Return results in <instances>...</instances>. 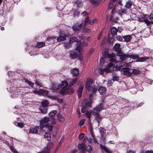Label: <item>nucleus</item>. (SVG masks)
<instances>
[{"instance_id": "obj_1", "label": "nucleus", "mask_w": 153, "mask_h": 153, "mask_svg": "<svg viewBox=\"0 0 153 153\" xmlns=\"http://www.w3.org/2000/svg\"><path fill=\"white\" fill-rule=\"evenodd\" d=\"M50 120L48 117H44L42 120H40V127L41 128V130H42L44 127L48 128L49 132L52 131L53 126L50 124L49 123Z\"/></svg>"}, {"instance_id": "obj_2", "label": "nucleus", "mask_w": 153, "mask_h": 153, "mask_svg": "<svg viewBox=\"0 0 153 153\" xmlns=\"http://www.w3.org/2000/svg\"><path fill=\"white\" fill-rule=\"evenodd\" d=\"M125 67L121 69V72L123 74L128 76H130L131 75V73L130 71L131 66L128 63L125 62L124 64Z\"/></svg>"}, {"instance_id": "obj_3", "label": "nucleus", "mask_w": 153, "mask_h": 153, "mask_svg": "<svg viewBox=\"0 0 153 153\" xmlns=\"http://www.w3.org/2000/svg\"><path fill=\"white\" fill-rule=\"evenodd\" d=\"M70 58L71 59H76L77 58L79 60L82 61L83 56L80 52L78 51L76 52L74 51H72L69 54Z\"/></svg>"}, {"instance_id": "obj_4", "label": "nucleus", "mask_w": 153, "mask_h": 153, "mask_svg": "<svg viewBox=\"0 0 153 153\" xmlns=\"http://www.w3.org/2000/svg\"><path fill=\"white\" fill-rule=\"evenodd\" d=\"M112 66H113V64L112 63H109L107 68H100L99 69L100 74L103 76L104 75V72L107 73L113 71L114 70L111 69V67Z\"/></svg>"}, {"instance_id": "obj_5", "label": "nucleus", "mask_w": 153, "mask_h": 153, "mask_svg": "<svg viewBox=\"0 0 153 153\" xmlns=\"http://www.w3.org/2000/svg\"><path fill=\"white\" fill-rule=\"evenodd\" d=\"M91 101H89L88 100V99H84L82 103V107L81 108V110L82 112V113L85 112V108L89 107H91Z\"/></svg>"}, {"instance_id": "obj_6", "label": "nucleus", "mask_w": 153, "mask_h": 153, "mask_svg": "<svg viewBox=\"0 0 153 153\" xmlns=\"http://www.w3.org/2000/svg\"><path fill=\"white\" fill-rule=\"evenodd\" d=\"M74 92V90L71 88H69L65 90L62 89L59 91V93L62 95H65L68 93L71 94Z\"/></svg>"}, {"instance_id": "obj_7", "label": "nucleus", "mask_w": 153, "mask_h": 153, "mask_svg": "<svg viewBox=\"0 0 153 153\" xmlns=\"http://www.w3.org/2000/svg\"><path fill=\"white\" fill-rule=\"evenodd\" d=\"M88 45V44L87 42H78L77 43V47L75 49L76 51L81 52L83 51L82 47L87 46Z\"/></svg>"}, {"instance_id": "obj_8", "label": "nucleus", "mask_w": 153, "mask_h": 153, "mask_svg": "<svg viewBox=\"0 0 153 153\" xmlns=\"http://www.w3.org/2000/svg\"><path fill=\"white\" fill-rule=\"evenodd\" d=\"M54 144L52 142H48L47 144L46 147L44 148L43 151V153H49L50 150L51 149L53 146Z\"/></svg>"}, {"instance_id": "obj_9", "label": "nucleus", "mask_w": 153, "mask_h": 153, "mask_svg": "<svg viewBox=\"0 0 153 153\" xmlns=\"http://www.w3.org/2000/svg\"><path fill=\"white\" fill-rule=\"evenodd\" d=\"M117 55L120 57V59L122 61H125L129 57V54L124 53L121 52L117 53Z\"/></svg>"}, {"instance_id": "obj_10", "label": "nucleus", "mask_w": 153, "mask_h": 153, "mask_svg": "<svg viewBox=\"0 0 153 153\" xmlns=\"http://www.w3.org/2000/svg\"><path fill=\"white\" fill-rule=\"evenodd\" d=\"M82 24L76 23L74 24L72 27L73 30L76 32L79 31L82 28Z\"/></svg>"}, {"instance_id": "obj_11", "label": "nucleus", "mask_w": 153, "mask_h": 153, "mask_svg": "<svg viewBox=\"0 0 153 153\" xmlns=\"http://www.w3.org/2000/svg\"><path fill=\"white\" fill-rule=\"evenodd\" d=\"M113 67L114 68H113L112 69L114 70H114L120 71L121 69V63L118 61L116 62L113 64V66L111 67V68Z\"/></svg>"}, {"instance_id": "obj_12", "label": "nucleus", "mask_w": 153, "mask_h": 153, "mask_svg": "<svg viewBox=\"0 0 153 153\" xmlns=\"http://www.w3.org/2000/svg\"><path fill=\"white\" fill-rule=\"evenodd\" d=\"M92 81L91 79H87L86 82L85 87L88 91H90L91 90V87L92 84Z\"/></svg>"}, {"instance_id": "obj_13", "label": "nucleus", "mask_w": 153, "mask_h": 153, "mask_svg": "<svg viewBox=\"0 0 153 153\" xmlns=\"http://www.w3.org/2000/svg\"><path fill=\"white\" fill-rule=\"evenodd\" d=\"M39 129L41 130L39 126H35L34 128H31L29 131V133L30 134H37Z\"/></svg>"}, {"instance_id": "obj_14", "label": "nucleus", "mask_w": 153, "mask_h": 153, "mask_svg": "<svg viewBox=\"0 0 153 153\" xmlns=\"http://www.w3.org/2000/svg\"><path fill=\"white\" fill-rule=\"evenodd\" d=\"M67 35L61 33L60 34V36L56 39L57 42H61L66 39Z\"/></svg>"}, {"instance_id": "obj_15", "label": "nucleus", "mask_w": 153, "mask_h": 153, "mask_svg": "<svg viewBox=\"0 0 153 153\" xmlns=\"http://www.w3.org/2000/svg\"><path fill=\"white\" fill-rule=\"evenodd\" d=\"M57 38L56 37H51L48 38L46 40V42L48 43V44H53L56 42Z\"/></svg>"}, {"instance_id": "obj_16", "label": "nucleus", "mask_w": 153, "mask_h": 153, "mask_svg": "<svg viewBox=\"0 0 153 153\" xmlns=\"http://www.w3.org/2000/svg\"><path fill=\"white\" fill-rule=\"evenodd\" d=\"M84 86L82 84H81L78 88L77 90V95L79 98H80L82 95V91L83 89Z\"/></svg>"}, {"instance_id": "obj_17", "label": "nucleus", "mask_w": 153, "mask_h": 153, "mask_svg": "<svg viewBox=\"0 0 153 153\" xmlns=\"http://www.w3.org/2000/svg\"><path fill=\"white\" fill-rule=\"evenodd\" d=\"M128 12V9L126 7L125 8H121L118 12V13L120 16L124 14H127Z\"/></svg>"}, {"instance_id": "obj_18", "label": "nucleus", "mask_w": 153, "mask_h": 153, "mask_svg": "<svg viewBox=\"0 0 153 153\" xmlns=\"http://www.w3.org/2000/svg\"><path fill=\"white\" fill-rule=\"evenodd\" d=\"M71 72L73 76L75 77L77 76L79 74V71L78 68H74L71 70Z\"/></svg>"}, {"instance_id": "obj_19", "label": "nucleus", "mask_w": 153, "mask_h": 153, "mask_svg": "<svg viewBox=\"0 0 153 153\" xmlns=\"http://www.w3.org/2000/svg\"><path fill=\"white\" fill-rule=\"evenodd\" d=\"M133 2L131 0H128L126 3L124 7L128 9H130L132 5Z\"/></svg>"}, {"instance_id": "obj_20", "label": "nucleus", "mask_w": 153, "mask_h": 153, "mask_svg": "<svg viewBox=\"0 0 153 153\" xmlns=\"http://www.w3.org/2000/svg\"><path fill=\"white\" fill-rule=\"evenodd\" d=\"M98 91L100 94L104 95L106 92V89L105 87H101L99 88Z\"/></svg>"}, {"instance_id": "obj_21", "label": "nucleus", "mask_w": 153, "mask_h": 153, "mask_svg": "<svg viewBox=\"0 0 153 153\" xmlns=\"http://www.w3.org/2000/svg\"><path fill=\"white\" fill-rule=\"evenodd\" d=\"M100 146L103 151L107 153H111V152L108 149V148L104 145L100 144Z\"/></svg>"}, {"instance_id": "obj_22", "label": "nucleus", "mask_w": 153, "mask_h": 153, "mask_svg": "<svg viewBox=\"0 0 153 153\" xmlns=\"http://www.w3.org/2000/svg\"><path fill=\"white\" fill-rule=\"evenodd\" d=\"M117 31V29L114 27H112L111 29V33L112 35H116Z\"/></svg>"}, {"instance_id": "obj_23", "label": "nucleus", "mask_w": 153, "mask_h": 153, "mask_svg": "<svg viewBox=\"0 0 153 153\" xmlns=\"http://www.w3.org/2000/svg\"><path fill=\"white\" fill-rule=\"evenodd\" d=\"M148 59V57L146 56L140 57L138 56V59H136V61L137 62H143L144 61H146Z\"/></svg>"}, {"instance_id": "obj_24", "label": "nucleus", "mask_w": 153, "mask_h": 153, "mask_svg": "<svg viewBox=\"0 0 153 153\" xmlns=\"http://www.w3.org/2000/svg\"><path fill=\"white\" fill-rule=\"evenodd\" d=\"M57 118L59 122L63 123L65 120V118L60 114H58L57 115Z\"/></svg>"}, {"instance_id": "obj_25", "label": "nucleus", "mask_w": 153, "mask_h": 153, "mask_svg": "<svg viewBox=\"0 0 153 153\" xmlns=\"http://www.w3.org/2000/svg\"><path fill=\"white\" fill-rule=\"evenodd\" d=\"M68 85V82L67 81H64L62 82V84L60 85V87L64 89L66 88Z\"/></svg>"}, {"instance_id": "obj_26", "label": "nucleus", "mask_w": 153, "mask_h": 153, "mask_svg": "<svg viewBox=\"0 0 153 153\" xmlns=\"http://www.w3.org/2000/svg\"><path fill=\"white\" fill-rule=\"evenodd\" d=\"M39 109L41 112L43 114L46 113L48 111V108L47 107L41 106L39 108Z\"/></svg>"}, {"instance_id": "obj_27", "label": "nucleus", "mask_w": 153, "mask_h": 153, "mask_svg": "<svg viewBox=\"0 0 153 153\" xmlns=\"http://www.w3.org/2000/svg\"><path fill=\"white\" fill-rule=\"evenodd\" d=\"M78 146L79 149L82 150H84L85 149V144L82 143H79Z\"/></svg>"}, {"instance_id": "obj_28", "label": "nucleus", "mask_w": 153, "mask_h": 153, "mask_svg": "<svg viewBox=\"0 0 153 153\" xmlns=\"http://www.w3.org/2000/svg\"><path fill=\"white\" fill-rule=\"evenodd\" d=\"M77 78H75L70 79V81L69 82V85L70 86L73 85L75 84L77 81Z\"/></svg>"}, {"instance_id": "obj_29", "label": "nucleus", "mask_w": 153, "mask_h": 153, "mask_svg": "<svg viewBox=\"0 0 153 153\" xmlns=\"http://www.w3.org/2000/svg\"><path fill=\"white\" fill-rule=\"evenodd\" d=\"M123 38L125 42H129L131 39L132 37L130 35H127L124 36Z\"/></svg>"}, {"instance_id": "obj_30", "label": "nucleus", "mask_w": 153, "mask_h": 153, "mask_svg": "<svg viewBox=\"0 0 153 153\" xmlns=\"http://www.w3.org/2000/svg\"><path fill=\"white\" fill-rule=\"evenodd\" d=\"M49 104L48 101L46 100L43 101L41 102V104L42 107H47Z\"/></svg>"}, {"instance_id": "obj_31", "label": "nucleus", "mask_w": 153, "mask_h": 153, "mask_svg": "<svg viewBox=\"0 0 153 153\" xmlns=\"http://www.w3.org/2000/svg\"><path fill=\"white\" fill-rule=\"evenodd\" d=\"M120 44L116 43L114 46V48L115 51H120Z\"/></svg>"}, {"instance_id": "obj_32", "label": "nucleus", "mask_w": 153, "mask_h": 153, "mask_svg": "<svg viewBox=\"0 0 153 153\" xmlns=\"http://www.w3.org/2000/svg\"><path fill=\"white\" fill-rule=\"evenodd\" d=\"M44 137L45 138L47 139L48 141L51 140V137L50 134L48 133H45V135Z\"/></svg>"}, {"instance_id": "obj_33", "label": "nucleus", "mask_w": 153, "mask_h": 153, "mask_svg": "<svg viewBox=\"0 0 153 153\" xmlns=\"http://www.w3.org/2000/svg\"><path fill=\"white\" fill-rule=\"evenodd\" d=\"M129 58H132L133 59H138L139 56L137 54H129Z\"/></svg>"}, {"instance_id": "obj_34", "label": "nucleus", "mask_w": 153, "mask_h": 153, "mask_svg": "<svg viewBox=\"0 0 153 153\" xmlns=\"http://www.w3.org/2000/svg\"><path fill=\"white\" fill-rule=\"evenodd\" d=\"M100 111L99 109H98L97 108H96L94 109L92 114L94 116L98 114V113Z\"/></svg>"}, {"instance_id": "obj_35", "label": "nucleus", "mask_w": 153, "mask_h": 153, "mask_svg": "<svg viewBox=\"0 0 153 153\" xmlns=\"http://www.w3.org/2000/svg\"><path fill=\"white\" fill-rule=\"evenodd\" d=\"M15 125L21 128H23L25 126L24 124L22 122H17Z\"/></svg>"}, {"instance_id": "obj_36", "label": "nucleus", "mask_w": 153, "mask_h": 153, "mask_svg": "<svg viewBox=\"0 0 153 153\" xmlns=\"http://www.w3.org/2000/svg\"><path fill=\"white\" fill-rule=\"evenodd\" d=\"M100 133L102 137H103L105 133V130L104 128H100L99 129Z\"/></svg>"}, {"instance_id": "obj_37", "label": "nucleus", "mask_w": 153, "mask_h": 153, "mask_svg": "<svg viewBox=\"0 0 153 153\" xmlns=\"http://www.w3.org/2000/svg\"><path fill=\"white\" fill-rule=\"evenodd\" d=\"M45 45V43L44 42H38L36 45V47L38 48H40L44 46Z\"/></svg>"}, {"instance_id": "obj_38", "label": "nucleus", "mask_w": 153, "mask_h": 153, "mask_svg": "<svg viewBox=\"0 0 153 153\" xmlns=\"http://www.w3.org/2000/svg\"><path fill=\"white\" fill-rule=\"evenodd\" d=\"M78 39L77 37L75 36L70 39L69 42L70 43H73L76 42L78 41Z\"/></svg>"}, {"instance_id": "obj_39", "label": "nucleus", "mask_w": 153, "mask_h": 153, "mask_svg": "<svg viewBox=\"0 0 153 153\" xmlns=\"http://www.w3.org/2000/svg\"><path fill=\"white\" fill-rule=\"evenodd\" d=\"M57 113L56 110L51 111L49 114V115L50 117H53L55 116Z\"/></svg>"}, {"instance_id": "obj_40", "label": "nucleus", "mask_w": 153, "mask_h": 153, "mask_svg": "<svg viewBox=\"0 0 153 153\" xmlns=\"http://www.w3.org/2000/svg\"><path fill=\"white\" fill-rule=\"evenodd\" d=\"M100 0H91V2L93 4L97 6L99 5Z\"/></svg>"}, {"instance_id": "obj_41", "label": "nucleus", "mask_w": 153, "mask_h": 153, "mask_svg": "<svg viewBox=\"0 0 153 153\" xmlns=\"http://www.w3.org/2000/svg\"><path fill=\"white\" fill-rule=\"evenodd\" d=\"M102 118V117L98 114L95 115V119L98 123L100 122V120Z\"/></svg>"}, {"instance_id": "obj_42", "label": "nucleus", "mask_w": 153, "mask_h": 153, "mask_svg": "<svg viewBox=\"0 0 153 153\" xmlns=\"http://www.w3.org/2000/svg\"><path fill=\"white\" fill-rule=\"evenodd\" d=\"M103 56L105 58H110L111 57V55L108 52H105L104 53Z\"/></svg>"}, {"instance_id": "obj_43", "label": "nucleus", "mask_w": 153, "mask_h": 153, "mask_svg": "<svg viewBox=\"0 0 153 153\" xmlns=\"http://www.w3.org/2000/svg\"><path fill=\"white\" fill-rule=\"evenodd\" d=\"M140 73V71L136 69H133L132 71V73L134 75L139 74Z\"/></svg>"}, {"instance_id": "obj_44", "label": "nucleus", "mask_w": 153, "mask_h": 153, "mask_svg": "<svg viewBox=\"0 0 153 153\" xmlns=\"http://www.w3.org/2000/svg\"><path fill=\"white\" fill-rule=\"evenodd\" d=\"M86 151L89 153H91L92 151V147L91 146L88 145L87 147H85Z\"/></svg>"}, {"instance_id": "obj_45", "label": "nucleus", "mask_w": 153, "mask_h": 153, "mask_svg": "<svg viewBox=\"0 0 153 153\" xmlns=\"http://www.w3.org/2000/svg\"><path fill=\"white\" fill-rule=\"evenodd\" d=\"M97 108L99 109V110L100 111L104 109V105L102 103H100V105H99L98 106H97Z\"/></svg>"}, {"instance_id": "obj_46", "label": "nucleus", "mask_w": 153, "mask_h": 153, "mask_svg": "<svg viewBox=\"0 0 153 153\" xmlns=\"http://www.w3.org/2000/svg\"><path fill=\"white\" fill-rule=\"evenodd\" d=\"M74 3L75 4H76V6L78 7L82 5V2L80 1H76Z\"/></svg>"}, {"instance_id": "obj_47", "label": "nucleus", "mask_w": 153, "mask_h": 153, "mask_svg": "<svg viewBox=\"0 0 153 153\" xmlns=\"http://www.w3.org/2000/svg\"><path fill=\"white\" fill-rule=\"evenodd\" d=\"M82 31V32L85 33H90L91 31L90 29L86 28V27H83Z\"/></svg>"}, {"instance_id": "obj_48", "label": "nucleus", "mask_w": 153, "mask_h": 153, "mask_svg": "<svg viewBox=\"0 0 153 153\" xmlns=\"http://www.w3.org/2000/svg\"><path fill=\"white\" fill-rule=\"evenodd\" d=\"M98 89L97 86L96 85H94L91 88V89L92 90L93 92L95 93L97 91Z\"/></svg>"}, {"instance_id": "obj_49", "label": "nucleus", "mask_w": 153, "mask_h": 153, "mask_svg": "<svg viewBox=\"0 0 153 153\" xmlns=\"http://www.w3.org/2000/svg\"><path fill=\"white\" fill-rule=\"evenodd\" d=\"M25 83H27L31 87H33L34 85V83L31 82L30 81L27 80H26L25 81Z\"/></svg>"}, {"instance_id": "obj_50", "label": "nucleus", "mask_w": 153, "mask_h": 153, "mask_svg": "<svg viewBox=\"0 0 153 153\" xmlns=\"http://www.w3.org/2000/svg\"><path fill=\"white\" fill-rule=\"evenodd\" d=\"M91 111H86L85 113V116L88 118H90L91 115Z\"/></svg>"}, {"instance_id": "obj_51", "label": "nucleus", "mask_w": 153, "mask_h": 153, "mask_svg": "<svg viewBox=\"0 0 153 153\" xmlns=\"http://www.w3.org/2000/svg\"><path fill=\"white\" fill-rule=\"evenodd\" d=\"M112 80L113 81H117L119 80V77L115 75L112 76Z\"/></svg>"}, {"instance_id": "obj_52", "label": "nucleus", "mask_w": 153, "mask_h": 153, "mask_svg": "<svg viewBox=\"0 0 153 153\" xmlns=\"http://www.w3.org/2000/svg\"><path fill=\"white\" fill-rule=\"evenodd\" d=\"M95 140H94L93 138V139L90 138L88 139L87 140L89 142V143L91 144H93V143H95Z\"/></svg>"}, {"instance_id": "obj_53", "label": "nucleus", "mask_w": 153, "mask_h": 153, "mask_svg": "<svg viewBox=\"0 0 153 153\" xmlns=\"http://www.w3.org/2000/svg\"><path fill=\"white\" fill-rule=\"evenodd\" d=\"M85 120L84 119H82L81 120L79 123V125L80 126H82L84 123Z\"/></svg>"}, {"instance_id": "obj_54", "label": "nucleus", "mask_w": 153, "mask_h": 153, "mask_svg": "<svg viewBox=\"0 0 153 153\" xmlns=\"http://www.w3.org/2000/svg\"><path fill=\"white\" fill-rule=\"evenodd\" d=\"M116 38L118 41L120 42H122L123 40L122 37L119 35L117 36Z\"/></svg>"}, {"instance_id": "obj_55", "label": "nucleus", "mask_w": 153, "mask_h": 153, "mask_svg": "<svg viewBox=\"0 0 153 153\" xmlns=\"http://www.w3.org/2000/svg\"><path fill=\"white\" fill-rule=\"evenodd\" d=\"M10 149L11 151L13 153H18L16 151L15 149L13 146H10Z\"/></svg>"}, {"instance_id": "obj_56", "label": "nucleus", "mask_w": 153, "mask_h": 153, "mask_svg": "<svg viewBox=\"0 0 153 153\" xmlns=\"http://www.w3.org/2000/svg\"><path fill=\"white\" fill-rule=\"evenodd\" d=\"M109 59H109V60H110V63H112V64H113V62H116V60L115 58H111V57Z\"/></svg>"}, {"instance_id": "obj_57", "label": "nucleus", "mask_w": 153, "mask_h": 153, "mask_svg": "<svg viewBox=\"0 0 153 153\" xmlns=\"http://www.w3.org/2000/svg\"><path fill=\"white\" fill-rule=\"evenodd\" d=\"M97 19H94L90 21L89 22V24L90 25H92L94 23H97Z\"/></svg>"}, {"instance_id": "obj_58", "label": "nucleus", "mask_w": 153, "mask_h": 153, "mask_svg": "<svg viewBox=\"0 0 153 153\" xmlns=\"http://www.w3.org/2000/svg\"><path fill=\"white\" fill-rule=\"evenodd\" d=\"M79 13L78 11L76 10L74 11L73 13V16L74 17L77 16H79Z\"/></svg>"}, {"instance_id": "obj_59", "label": "nucleus", "mask_w": 153, "mask_h": 153, "mask_svg": "<svg viewBox=\"0 0 153 153\" xmlns=\"http://www.w3.org/2000/svg\"><path fill=\"white\" fill-rule=\"evenodd\" d=\"M59 86L57 85H53L52 87V88L54 90H58L59 89Z\"/></svg>"}, {"instance_id": "obj_60", "label": "nucleus", "mask_w": 153, "mask_h": 153, "mask_svg": "<svg viewBox=\"0 0 153 153\" xmlns=\"http://www.w3.org/2000/svg\"><path fill=\"white\" fill-rule=\"evenodd\" d=\"M40 92L42 94H48V91H45L43 90H39Z\"/></svg>"}, {"instance_id": "obj_61", "label": "nucleus", "mask_w": 153, "mask_h": 153, "mask_svg": "<svg viewBox=\"0 0 153 153\" xmlns=\"http://www.w3.org/2000/svg\"><path fill=\"white\" fill-rule=\"evenodd\" d=\"M90 132L91 134V137H93V138L95 140V135L94 134L93 131L91 129L90 130Z\"/></svg>"}, {"instance_id": "obj_62", "label": "nucleus", "mask_w": 153, "mask_h": 153, "mask_svg": "<svg viewBox=\"0 0 153 153\" xmlns=\"http://www.w3.org/2000/svg\"><path fill=\"white\" fill-rule=\"evenodd\" d=\"M84 134L81 133L78 136V138L79 140H82L84 137Z\"/></svg>"}, {"instance_id": "obj_63", "label": "nucleus", "mask_w": 153, "mask_h": 153, "mask_svg": "<svg viewBox=\"0 0 153 153\" xmlns=\"http://www.w3.org/2000/svg\"><path fill=\"white\" fill-rule=\"evenodd\" d=\"M105 61L104 59L103 58H101L100 60V65H102Z\"/></svg>"}, {"instance_id": "obj_64", "label": "nucleus", "mask_w": 153, "mask_h": 153, "mask_svg": "<svg viewBox=\"0 0 153 153\" xmlns=\"http://www.w3.org/2000/svg\"><path fill=\"white\" fill-rule=\"evenodd\" d=\"M49 124L50 125H51L53 126V125H54L56 124V121L54 119H53L51 121L50 123Z\"/></svg>"}]
</instances>
